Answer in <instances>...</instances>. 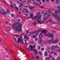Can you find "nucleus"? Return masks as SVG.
I'll list each match as a JSON object with an SVG mask.
<instances>
[{
    "instance_id": "052dcab7",
    "label": "nucleus",
    "mask_w": 60,
    "mask_h": 60,
    "mask_svg": "<svg viewBox=\"0 0 60 60\" xmlns=\"http://www.w3.org/2000/svg\"><path fill=\"white\" fill-rule=\"evenodd\" d=\"M3 60H7V59H6L5 58H4L3 59Z\"/></svg>"
},
{
    "instance_id": "6e6d98bb",
    "label": "nucleus",
    "mask_w": 60,
    "mask_h": 60,
    "mask_svg": "<svg viewBox=\"0 0 60 60\" xmlns=\"http://www.w3.org/2000/svg\"><path fill=\"white\" fill-rule=\"evenodd\" d=\"M35 40L36 41H37V38H35Z\"/></svg>"
},
{
    "instance_id": "9b49d317",
    "label": "nucleus",
    "mask_w": 60,
    "mask_h": 60,
    "mask_svg": "<svg viewBox=\"0 0 60 60\" xmlns=\"http://www.w3.org/2000/svg\"><path fill=\"white\" fill-rule=\"evenodd\" d=\"M34 4H35V6H41V4H39V3H37L36 2H34Z\"/></svg>"
},
{
    "instance_id": "864d4df0",
    "label": "nucleus",
    "mask_w": 60,
    "mask_h": 60,
    "mask_svg": "<svg viewBox=\"0 0 60 60\" xmlns=\"http://www.w3.org/2000/svg\"><path fill=\"white\" fill-rule=\"evenodd\" d=\"M20 19H19L18 20V22H20Z\"/></svg>"
},
{
    "instance_id": "f8f14e48",
    "label": "nucleus",
    "mask_w": 60,
    "mask_h": 60,
    "mask_svg": "<svg viewBox=\"0 0 60 60\" xmlns=\"http://www.w3.org/2000/svg\"><path fill=\"white\" fill-rule=\"evenodd\" d=\"M41 33H47V31L44 30L41 31Z\"/></svg>"
},
{
    "instance_id": "6e6552de",
    "label": "nucleus",
    "mask_w": 60,
    "mask_h": 60,
    "mask_svg": "<svg viewBox=\"0 0 60 60\" xmlns=\"http://www.w3.org/2000/svg\"><path fill=\"white\" fill-rule=\"evenodd\" d=\"M3 32L5 34H6V35H7L8 34V31H7V30H3Z\"/></svg>"
},
{
    "instance_id": "69168bd1",
    "label": "nucleus",
    "mask_w": 60,
    "mask_h": 60,
    "mask_svg": "<svg viewBox=\"0 0 60 60\" xmlns=\"http://www.w3.org/2000/svg\"><path fill=\"white\" fill-rule=\"evenodd\" d=\"M46 2H49V0H46Z\"/></svg>"
},
{
    "instance_id": "4c0bfd02",
    "label": "nucleus",
    "mask_w": 60,
    "mask_h": 60,
    "mask_svg": "<svg viewBox=\"0 0 60 60\" xmlns=\"http://www.w3.org/2000/svg\"><path fill=\"white\" fill-rule=\"evenodd\" d=\"M44 50V49L43 48H41V50L42 51H43Z\"/></svg>"
},
{
    "instance_id": "393cba45",
    "label": "nucleus",
    "mask_w": 60,
    "mask_h": 60,
    "mask_svg": "<svg viewBox=\"0 0 60 60\" xmlns=\"http://www.w3.org/2000/svg\"><path fill=\"white\" fill-rule=\"evenodd\" d=\"M51 10L50 9H49L48 10L49 13L50 14V13H51Z\"/></svg>"
},
{
    "instance_id": "0eeeda50",
    "label": "nucleus",
    "mask_w": 60,
    "mask_h": 60,
    "mask_svg": "<svg viewBox=\"0 0 60 60\" xmlns=\"http://www.w3.org/2000/svg\"><path fill=\"white\" fill-rule=\"evenodd\" d=\"M48 36L49 37H51V38L53 39V40L54 39V36H53V35L51 34H48Z\"/></svg>"
},
{
    "instance_id": "f257e3e1",
    "label": "nucleus",
    "mask_w": 60,
    "mask_h": 60,
    "mask_svg": "<svg viewBox=\"0 0 60 60\" xmlns=\"http://www.w3.org/2000/svg\"><path fill=\"white\" fill-rule=\"evenodd\" d=\"M22 27V25L20 23H14L13 25V27L15 30L18 32H21Z\"/></svg>"
},
{
    "instance_id": "a18cd8bd",
    "label": "nucleus",
    "mask_w": 60,
    "mask_h": 60,
    "mask_svg": "<svg viewBox=\"0 0 60 60\" xmlns=\"http://www.w3.org/2000/svg\"><path fill=\"white\" fill-rule=\"evenodd\" d=\"M3 43L4 44H5V45L6 44L5 42H4V41H3Z\"/></svg>"
},
{
    "instance_id": "39448f33",
    "label": "nucleus",
    "mask_w": 60,
    "mask_h": 60,
    "mask_svg": "<svg viewBox=\"0 0 60 60\" xmlns=\"http://www.w3.org/2000/svg\"><path fill=\"white\" fill-rule=\"evenodd\" d=\"M59 47L58 45H56L55 46H52L51 48V49L52 50H53L55 48H58Z\"/></svg>"
},
{
    "instance_id": "c756f323",
    "label": "nucleus",
    "mask_w": 60,
    "mask_h": 60,
    "mask_svg": "<svg viewBox=\"0 0 60 60\" xmlns=\"http://www.w3.org/2000/svg\"><path fill=\"white\" fill-rule=\"evenodd\" d=\"M56 60H60V58L59 56H58Z\"/></svg>"
},
{
    "instance_id": "473e14b6",
    "label": "nucleus",
    "mask_w": 60,
    "mask_h": 60,
    "mask_svg": "<svg viewBox=\"0 0 60 60\" xmlns=\"http://www.w3.org/2000/svg\"><path fill=\"white\" fill-rule=\"evenodd\" d=\"M47 12H45V13H44V16H46V15H47Z\"/></svg>"
},
{
    "instance_id": "3c124183",
    "label": "nucleus",
    "mask_w": 60,
    "mask_h": 60,
    "mask_svg": "<svg viewBox=\"0 0 60 60\" xmlns=\"http://www.w3.org/2000/svg\"><path fill=\"white\" fill-rule=\"evenodd\" d=\"M29 37H27V38H26V40H29Z\"/></svg>"
},
{
    "instance_id": "a211bd4d",
    "label": "nucleus",
    "mask_w": 60,
    "mask_h": 60,
    "mask_svg": "<svg viewBox=\"0 0 60 60\" xmlns=\"http://www.w3.org/2000/svg\"><path fill=\"white\" fill-rule=\"evenodd\" d=\"M11 4L10 5V7H13V3L12 1H11Z\"/></svg>"
},
{
    "instance_id": "603ef678",
    "label": "nucleus",
    "mask_w": 60,
    "mask_h": 60,
    "mask_svg": "<svg viewBox=\"0 0 60 60\" xmlns=\"http://www.w3.org/2000/svg\"><path fill=\"white\" fill-rule=\"evenodd\" d=\"M25 34V33H22V34L19 35H23V34Z\"/></svg>"
},
{
    "instance_id": "6ab92c4d",
    "label": "nucleus",
    "mask_w": 60,
    "mask_h": 60,
    "mask_svg": "<svg viewBox=\"0 0 60 60\" xmlns=\"http://www.w3.org/2000/svg\"><path fill=\"white\" fill-rule=\"evenodd\" d=\"M44 20L45 21L46 20V19H48V17H43Z\"/></svg>"
},
{
    "instance_id": "13d9d810",
    "label": "nucleus",
    "mask_w": 60,
    "mask_h": 60,
    "mask_svg": "<svg viewBox=\"0 0 60 60\" xmlns=\"http://www.w3.org/2000/svg\"><path fill=\"white\" fill-rule=\"evenodd\" d=\"M32 33H30V35H32Z\"/></svg>"
},
{
    "instance_id": "49530a36",
    "label": "nucleus",
    "mask_w": 60,
    "mask_h": 60,
    "mask_svg": "<svg viewBox=\"0 0 60 60\" xmlns=\"http://www.w3.org/2000/svg\"><path fill=\"white\" fill-rule=\"evenodd\" d=\"M8 51L10 53V54H11V51H10V50H8Z\"/></svg>"
},
{
    "instance_id": "1a4fd4ad",
    "label": "nucleus",
    "mask_w": 60,
    "mask_h": 60,
    "mask_svg": "<svg viewBox=\"0 0 60 60\" xmlns=\"http://www.w3.org/2000/svg\"><path fill=\"white\" fill-rule=\"evenodd\" d=\"M56 17L55 19H58V21H60V16H58L57 15H56L55 16Z\"/></svg>"
},
{
    "instance_id": "aec40b11",
    "label": "nucleus",
    "mask_w": 60,
    "mask_h": 60,
    "mask_svg": "<svg viewBox=\"0 0 60 60\" xmlns=\"http://www.w3.org/2000/svg\"><path fill=\"white\" fill-rule=\"evenodd\" d=\"M40 56H41L42 55V52H38Z\"/></svg>"
},
{
    "instance_id": "c03bdc74",
    "label": "nucleus",
    "mask_w": 60,
    "mask_h": 60,
    "mask_svg": "<svg viewBox=\"0 0 60 60\" xmlns=\"http://www.w3.org/2000/svg\"><path fill=\"white\" fill-rule=\"evenodd\" d=\"M51 20H49V22H52V21H51Z\"/></svg>"
},
{
    "instance_id": "4be33fe9",
    "label": "nucleus",
    "mask_w": 60,
    "mask_h": 60,
    "mask_svg": "<svg viewBox=\"0 0 60 60\" xmlns=\"http://www.w3.org/2000/svg\"><path fill=\"white\" fill-rule=\"evenodd\" d=\"M42 43V41L41 40H39V41L38 42V43L39 44H40V43Z\"/></svg>"
},
{
    "instance_id": "4468645a",
    "label": "nucleus",
    "mask_w": 60,
    "mask_h": 60,
    "mask_svg": "<svg viewBox=\"0 0 60 60\" xmlns=\"http://www.w3.org/2000/svg\"><path fill=\"white\" fill-rule=\"evenodd\" d=\"M3 14L1 12H0V13L1 14H3V15H6L7 14V12H4L3 13Z\"/></svg>"
},
{
    "instance_id": "4d7b16f0",
    "label": "nucleus",
    "mask_w": 60,
    "mask_h": 60,
    "mask_svg": "<svg viewBox=\"0 0 60 60\" xmlns=\"http://www.w3.org/2000/svg\"><path fill=\"white\" fill-rule=\"evenodd\" d=\"M49 57L50 58H51V57H52V56H51V55H50L49 56Z\"/></svg>"
},
{
    "instance_id": "5701e85b",
    "label": "nucleus",
    "mask_w": 60,
    "mask_h": 60,
    "mask_svg": "<svg viewBox=\"0 0 60 60\" xmlns=\"http://www.w3.org/2000/svg\"><path fill=\"white\" fill-rule=\"evenodd\" d=\"M39 57V56H37L36 57V59H37L38 60V59H40V58Z\"/></svg>"
},
{
    "instance_id": "cd10ccee",
    "label": "nucleus",
    "mask_w": 60,
    "mask_h": 60,
    "mask_svg": "<svg viewBox=\"0 0 60 60\" xmlns=\"http://www.w3.org/2000/svg\"><path fill=\"white\" fill-rule=\"evenodd\" d=\"M58 8H59L60 10H58V12H60V7L59 6L58 7Z\"/></svg>"
},
{
    "instance_id": "680f3d73",
    "label": "nucleus",
    "mask_w": 60,
    "mask_h": 60,
    "mask_svg": "<svg viewBox=\"0 0 60 60\" xmlns=\"http://www.w3.org/2000/svg\"><path fill=\"white\" fill-rule=\"evenodd\" d=\"M54 53V51H53L51 52L50 53V54H52V53Z\"/></svg>"
},
{
    "instance_id": "2f4dec72",
    "label": "nucleus",
    "mask_w": 60,
    "mask_h": 60,
    "mask_svg": "<svg viewBox=\"0 0 60 60\" xmlns=\"http://www.w3.org/2000/svg\"><path fill=\"white\" fill-rule=\"evenodd\" d=\"M58 0H56V3L57 4H59V1H57Z\"/></svg>"
},
{
    "instance_id": "2eb2a0df",
    "label": "nucleus",
    "mask_w": 60,
    "mask_h": 60,
    "mask_svg": "<svg viewBox=\"0 0 60 60\" xmlns=\"http://www.w3.org/2000/svg\"><path fill=\"white\" fill-rule=\"evenodd\" d=\"M13 6L14 7H15V8L17 10H18L19 9L18 8V7H16V5H15V3L14 4Z\"/></svg>"
},
{
    "instance_id": "f3484780",
    "label": "nucleus",
    "mask_w": 60,
    "mask_h": 60,
    "mask_svg": "<svg viewBox=\"0 0 60 60\" xmlns=\"http://www.w3.org/2000/svg\"><path fill=\"white\" fill-rule=\"evenodd\" d=\"M45 59L46 60H50V58L49 57H47L45 58Z\"/></svg>"
},
{
    "instance_id": "338daca9",
    "label": "nucleus",
    "mask_w": 60,
    "mask_h": 60,
    "mask_svg": "<svg viewBox=\"0 0 60 60\" xmlns=\"http://www.w3.org/2000/svg\"><path fill=\"white\" fill-rule=\"evenodd\" d=\"M45 1V0H42V1L43 2H44Z\"/></svg>"
},
{
    "instance_id": "a19ab883",
    "label": "nucleus",
    "mask_w": 60,
    "mask_h": 60,
    "mask_svg": "<svg viewBox=\"0 0 60 60\" xmlns=\"http://www.w3.org/2000/svg\"><path fill=\"white\" fill-rule=\"evenodd\" d=\"M13 35L14 36H18V37L19 36V35Z\"/></svg>"
},
{
    "instance_id": "b1692460",
    "label": "nucleus",
    "mask_w": 60,
    "mask_h": 60,
    "mask_svg": "<svg viewBox=\"0 0 60 60\" xmlns=\"http://www.w3.org/2000/svg\"><path fill=\"white\" fill-rule=\"evenodd\" d=\"M9 11V10H7V12H8L7 13L8 14H9L10 13V11Z\"/></svg>"
},
{
    "instance_id": "774afa93",
    "label": "nucleus",
    "mask_w": 60,
    "mask_h": 60,
    "mask_svg": "<svg viewBox=\"0 0 60 60\" xmlns=\"http://www.w3.org/2000/svg\"><path fill=\"white\" fill-rule=\"evenodd\" d=\"M58 51L59 52H60V49L58 50Z\"/></svg>"
},
{
    "instance_id": "c85d7f7f",
    "label": "nucleus",
    "mask_w": 60,
    "mask_h": 60,
    "mask_svg": "<svg viewBox=\"0 0 60 60\" xmlns=\"http://www.w3.org/2000/svg\"><path fill=\"white\" fill-rule=\"evenodd\" d=\"M14 39L15 40V41H17V39H18V37H16L15 38H14Z\"/></svg>"
},
{
    "instance_id": "412c9836",
    "label": "nucleus",
    "mask_w": 60,
    "mask_h": 60,
    "mask_svg": "<svg viewBox=\"0 0 60 60\" xmlns=\"http://www.w3.org/2000/svg\"><path fill=\"white\" fill-rule=\"evenodd\" d=\"M19 4H20V5H19V8H20L21 7H22L23 5V4H22L20 3H19Z\"/></svg>"
},
{
    "instance_id": "423d86ee",
    "label": "nucleus",
    "mask_w": 60,
    "mask_h": 60,
    "mask_svg": "<svg viewBox=\"0 0 60 60\" xmlns=\"http://www.w3.org/2000/svg\"><path fill=\"white\" fill-rule=\"evenodd\" d=\"M58 12V11H55V15L54 14V13H52V16L53 17V16H54L55 17V18L56 19V16H55L56 15H57V13Z\"/></svg>"
},
{
    "instance_id": "f03ea898",
    "label": "nucleus",
    "mask_w": 60,
    "mask_h": 60,
    "mask_svg": "<svg viewBox=\"0 0 60 60\" xmlns=\"http://www.w3.org/2000/svg\"><path fill=\"white\" fill-rule=\"evenodd\" d=\"M36 15H38L37 16H36L34 17L33 19H36L37 20L38 23H41L42 22L44 23V22L43 21H39V20L41 18V15L40 14V13H38L36 14Z\"/></svg>"
},
{
    "instance_id": "f704fd0d",
    "label": "nucleus",
    "mask_w": 60,
    "mask_h": 60,
    "mask_svg": "<svg viewBox=\"0 0 60 60\" xmlns=\"http://www.w3.org/2000/svg\"><path fill=\"white\" fill-rule=\"evenodd\" d=\"M38 49L39 50H40V49H41V46H38Z\"/></svg>"
},
{
    "instance_id": "7ed1b4c3",
    "label": "nucleus",
    "mask_w": 60,
    "mask_h": 60,
    "mask_svg": "<svg viewBox=\"0 0 60 60\" xmlns=\"http://www.w3.org/2000/svg\"><path fill=\"white\" fill-rule=\"evenodd\" d=\"M29 47L31 49V50H33V51H34V52L35 53V54L37 55V51L36 49H33H33H35V45H34L33 47L31 45H29Z\"/></svg>"
},
{
    "instance_id": "dca6fc26",
    "label": "nucleus",
    "mask_w": 60,
    "mask_h": 60,
    "mask_svg": "<svg viewBox=\"0 0 60 60\" xmlns=\"http://www.w3.org/2000/svg\"><path fill=\"white\" fill-rule=\"evenodd\" d=\"M48 53H47V52H45L44 56H48Z\"/></svg>"
},
{
    "instance_id": "0e129e2a",
    "label": "nucleus",
    "mask_w": 60,
    "mask_h": 60,
    "mask_svg": "<svg viewBox=\"0 0 60 60\" xmlns=\"http://www.w3.org/2000/svg\"><path fill=\"white\" fill-rule=\"evenodd\" d=\"M28 32H29V31H26V33H27V34H28Z\"/></svg>"
},
{
    "instance_id": "7c9ffc66",
    "label": "nucleus",
    "mask_w": 60,
    "mask_h": 60,
    "mask_svg": "<svg viewBox=\"0 0 60 60\" xmlns=\"http://www.w3.org/2000/svg\"><path fill=\"white\" fill-rule=\"evenodd\" d=\"M44 36H48V34H44Z\"/></svg>"
},
{
    "instance_id": "79ce46f5",
    "label": "nucleus",
    "mask_w": 60,
    "mask_h": 60,
    "mask_svg": "<svg viewBox=\"0 0 60 60\" xmlns=\"http://www.w3.org/2000/svg\"><path fill=\"white\" fill-rule=\"evenodd\" d=\"M19 10L20 11H22V8H20Z\"/></svg>"
},
{
    "instance_id": "e2e57ef3",
    "label": "nucleus",
    "mask_w": 60,
    "mask_h": 60,
    "mask_svg": "<svg viewBox=\"0 0 60 60\" xmlns=\"http://www.w3.org/2000/svg\"><path fill=\"white\" fill-rule=\"evenodd\" d=\"M5 23H6V24H7L8 23V22H5Z\"/></svg>"
},
{
    "instance_id": "c9c22d12",
    "label": "nucleus",
    "mask_w": 60,
    "mask_h": 60,
    "mask_svg": "<svg viewBox=\"0 0 60 60\" xmlns=\"http://www.w3.org/2000/svg\"><path fill=\"white\" fill-rule=\"evenodd\" d=\"M36 32H37V31H35L34 32H33L32 33V34H35V33H36Z\"/></svg>"
},
{
    "instance_id": "ddd939ff",
    "label": "nucleus",
    "mask_w": 60,
    "mask_h": 60,
    "mask_svg": "<svg viewBox=\"0 0 60 60\" xmlns=\"http://www.w3.org/2000/svg\"><path fill=\"white\" fill-rule=\"evenodd\" d=\"M31 24L32 25H33V26H35L36 25V23L35 22H31Z\"/></svg>"
},
{
    "instance_id": "9d476101",
    "label": "nucleus",
    "mask_w": 60,
    "mask_h": 60,
    "mask_svg": "<svg viewBox=\"0 0 60 60\" xmlns=\"http://www.w3.org/2000/svg\"><path fill=\"white\" fill-rule=\"evenodd\" d=\"M22 38L21 37H20V38H19L17 41V42H21L22 41Z\"/></svg>"
},
{
    "instance_id": "ea45409f",
    "label": "nucleus",
    "mask_w": 60,
    "mask_h": 60,
    "mask_svg": "<svg viewBox=\"0 0 60 60\" xmlns=\"http://www.w3.org/2000/svg\"><path fill=\"white\" fill-rule=\"evenodd\" d=\"M30 17H34V16L32 15V14H31L30 15Z\"/></svg>"
},
{
    "instance_id": "5fc2aeb1",
    "label": "nucleus",
    "mask_w": 60,
    "mask_h": 60,
    "mask_svg": "<svg viewBox=\"0 0 60 60\" xmlns=\"http://www.w3.org/2000/svg\"><path fill=\"white\" fill-rule=\"evenodd\" d=\"M39 39L40 40V41H41V37H39Z\"/></svg>"
},
{
    "instance_id": "20e7f679",
    "label": "nucleus",
    "mask_w": 60,
    "mask_h": 60,
    "mask_svg": "<svg viewBox=\"0 0 60 60\" xmlns=\"http://www.w3.org/2000/svg\"><path fill=\"white\" fill-rule=\"evenodd\" d=\"M47 42L48 43H56L57 42H58V39L57 38L54 41H53V40H48Z\"/></svg>"
},
{
    "instance_id": "8fccbe9b",
    "label": "nucleus",
    "mask_w": 60,
    "mask_h": 60,
    "mask_svg": "<svg viewBox=\"0 0 60 60\" xmlns=\"http://www.w3.org/2000/svg\"><path fill=\"white\" fill-rule=\"evenodd\" d=\"M50 15V14H47V16H49Z\"/></svg>"
},
{
    "instance_id": "09e8293b",
    "label": "nucleus",
    "mask_w": 60,
    "mask_h": 60,
    "mask_svg": "<svg viewBox=\"0 0 60 60\" xmlns=\"http://www.w3.org/2000/svg\"><path fill=\"white\" fill-rule=\"evenodd\" d=\"M52 60H55V58L54 57H52Z\"/></svg>"
},
{
    "instance_id": "bb28decb",
    "label": "nucleus",
    "mask_w": 60,
    "mask_h": 60,
    "mask_svg": "<svg viewBox=\"0 0 60 60\" xmlns=\"http://www.w3.org/2000/svg\"><path fill=\"white\" fill-rule=\"evenodd\" d=\"M34 7H29V8L30 9H31V10H33V8Z\"/></svg>"
},
{
    "instance_id": "58836bf2",
    "label": "nucleus",
    "mask_w": 60,
    "mask_h": 60,
    "mask_svg": "<svg viewBox=\"0 0 60 60\" xmlns=\"http://www.w3.org/2000/svg\"><path fill=\"white\" fill-rule=\"evenodd\" d=\"M36 1H37L38 2H40L41 1V0H36Z\"/></svg>"
},
{
    "instance_id": "bf43d9fd",
    "label": "nucleus",
    "mask_w": 60,
    "mask_h": 60,
    "mask_svg": "<svg viewBox=\"0 0 60 60\" xmlns=\"http://www.w3.org/2000/svg\"><path fill=\"white\" fill-rule=\"evenodd\" d=\"M27 49L29 50V51H30V49H29V48H28Z\"/></svg>"
},
{
    "instance_id": "37998d69",
    "label": "nucleus",
    "mask_w": 60,
    "mask_h": 60,
    "mask_svg": "<svg viewBox=\"0 0 60 60\" xmlns=\"http://www.w3.org/2000/svg\"><path fill=\"white\" fill-rule=\"evenodd\" d=\"M27 37V36H26V35H25V36H24V39H26V38Z\"/></svg>"
},
{
    "instance_id": "72a5a7b5",
    "label": "nucleus",
    "mask_w": 60,
    "mask_h": 60,
    "mask_svg": "<svg viewBox=\"0 0 60 60\" xmlns=\"http://www.w3.org/2000/svg\"><path fill=\"white\" fill-rule=\"evenodd\" d=\"M36 37V35H34L33 36V38H35Z\"/></svg>"
},
{
    "instance_id": "a878e982",
    "label": "nucleus",
    "mask_w": 60,
    "mask_h": 60,
    "mask_svg": "<svg viewBox=\"0 0 60 60\" xmlns=\"http://www.w3.org/2000/svg\"><path fill=\"white\" fill-rule=\"evenodd\" d=\"M42 37V34H39V37Z\"/></svg>"
},
{
    "instance_id": "e433bc0d",
    "label": "nucleus",
    "mask_w": 60,
    "mask_h": 60,
    "mask_svg": "<svg viewBox=\"0 0 60 60\" xmlns=\"http://www.w3.org/2000/svg\"><path fill=\"white\" fill-rule=\"evenodd\" d=\"M24 15H25V16H28V14H24Z\"/></svg>"
},
{
    "instance_id": "de8ad7c7",
    "label": "nucleus",
    "mask_w": 60,
    "mask_h": 60,
    "mask_svg": "<svg viewBox=\"0 0 60 60\" xmlns=\"http://www.w3.org/2000/svg\"><path fill=\"white\" fill-rule=\"evenodd\" d=\"M54 55H57V53H56L54 52Z\"/></svg>"
}]
</instances>
